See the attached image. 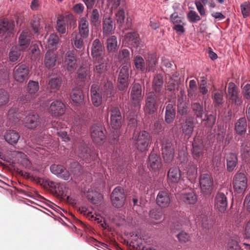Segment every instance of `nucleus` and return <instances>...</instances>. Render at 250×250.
<instances>
[{"mask_svg":"<svg viewBox=\"0 0 250 250\" xmlns=\"http://www.w3.org/2000/svg\"><path fill=\"white\" fill-rule=\"evenodd\" d=\"M158 97L153 91L146 93L145 96L144 112L146 114L152 115L157 112L158 108Z\"/></svg>","mask_w":250,"mask_h":250,"instance_id":"1","label":"nucleus"},{"mask_svg":"<svg viewBox=\"0 0 250 250\" xmlns=\"http://www.w3.org/2000/svg\"><path fill=\"white\" fill-rule=\"evenodd\" d=\"M56 23L57 31L62 34L66 33V23L70 27H75L76 26V20L72 14H68L65 16L59 15L58 17Z\"/></svg>","mask_w":250,"mask_h":250,"instance_id":"2","label":"nucleus"},{"mask_svg":"<svg viewBox=\"0 0 250 250\" xmlns=\"http://www.w3.org/2000/svg\"><path fill=\"white\" fill-rule=\"evenodd\" d=\"M199 183L202 192L206 195H210L213 189V180L212 176L208 173L201 174Z\"/></svg>","mask_w":250,"mask_h":250,"instance_id":"3","label":"nucleus"},{"mask_svg":"<svg viewBox=\"0 0 250 250\" xmlns=\"http://www.w3.org/2000/svg\"><path fill=\"white\" fill-rule=\"evenodd\" d=\"M134 139L136 141L137 148L139 151L143 152L147 150L150 140L148 132L142 130L134 136Z\"/></svg>","mask_w":250,"mask_h":250,"instance_id":"4","label":"nucleus"},{"mask_svg":"<svg viewBox=\"0 0 250 250\" xmlns=\"http://www.w3.org/2000/svg\"><path fill=\"white\" fill-rule=\"evenodd\" d=\"M29 74V68L26 65L19 64L14 68L13 76L16 81L22 83L28 80Z\"/></svg>","mask_w":250,"mask_h":250,"instance_id":"5","label":"nucleus"},{"mask_svg":"<svg viewBox=\"0 0 250 250\" xmlns=\"http://www.w3.org/2000/svg\"><path fill=\"white\" fill-rule=\"evenodd\" d=\"M233 186L238 193H243L247 187V178L244 173L238 172L233 178Z\"/></svg>","mask_w":250,"mask_h":250,"instance_id":"6","label":"nucleus"},{"mask_svg":"<svg viewBox=\"0 0 250 250\" xmlns=\"http://www.w3.org/2000/svg\"><path fill=\"white\" fill-rule=\"evenodd\" d=\"M142 98V86L141 84L139 83H133L131 90L130 99L132 105L136 108V110L140 109Z\"/></svg>","mask_w":250,"mask_h":250,"instance_id":"7","label":"nucleus"},{"mask_svg":"<svg viewBox=\"0 0 250 250\" xmlns=\"http://www.w3.org/2000/svg\"><path fill=\"white\" fill-rule=\"evenodd\" d=\"M128 79V67L126 65H124L120 70L117 79V86L119 90L124 91L127 88L129 85Z\"/></svg>","mask_w":250,"mask_h":250,"instance_id":"8","label":"nucleus"},{"mask_svg":"<svg viewBox=\"0 0 250 250\" xmlns=\"http://www.w3.org/2000/svg\"><path fill=\"white\" fill-rule=\"evenodd\" d=\"M111 198L114 207L118 208L122 207L125 200L124 189L120 187L116 188L112 192Z\"/></svg>","mask_w":250,"mask_h":250,"instance_id":"9","label":"nucleus"},{"mask_svg":"<svg viewBox=\"0 0 250 250\" xmlns=\"http://www.w3.org/2000/svg\"><path fill=\"white\" fill-rule=\"evenodd\" d=\"M48 110L52 116L59 117L65 113V106L62 102L57 100L51 103Z\"/></svg>","mask_w":250,"mask_h":250,"instance_id":"10","label":"nucleus"},{"mask_svg":"<svg viewBox=\"0 0 250 250\" xmlns=\"http://www.w3.org/2000/svg\"><path fill=\"white\" fill-rule=\"evenodd\" d=\"M104 128L102 125H93L90 129L91 136L94 142L98 145L103 144L105 139Z\"/></svg>","mask_w":250,"mask_h":250,"instance_id":"11","label":"nucleus"},{"mask_svg":"<svg viewBox=\"0 0 250 250\" xmlns=\"http://www.w3.org/2000/svg\"><path fill=\"white\" fill-rule=\"evenodd\" d=\"M162 151L164 161L170 163L174 157V146L170 141L166 140L163 143Z\"/></svg>","mask_w":250,"mask_h":250,"instance_id":"12","label":"nucleus"},{"mask_svg":"<svg viewBox=\"0 0 250 250\" xmlns=\"http://www.w3.org/2000/svg\"><path fill=\"white\" fill-rule=\"evenodd\" d=\"M179 198L187 204H194L197 201V196L191 188L183 189L179 194Z\"/></svg>","mask_w":250,"mask_h":250,"instance_id":"13","label":"nucleus"},{"mask_svg":"<svg viewBox=\"0 0 250 250\" xmlns=\"http://www.w3.org/2000/svg\"><path fill=\"white\" fill-rule=\"evenodd\" d=\"M90 92L91 100L93 105L95 107L101 105L102 104V96L99 86L96 84H92Z\"/></svg>","mask_w":250,"mask_h":250,"instance_id":"14","label":"nucleus"},{"mask_svg":"<svg viewBox=\"0 0 250 250\" xmlns=\"http://www.w3.org/2000/svg\"><path fill=\"white\" fill-rule=\"evenodd\" d=\"M40 124V120L37 113H31L27 115L23 120V125L28 129L36 128Z\"/></svg>","mask_w":250,"mask_h":250,"instance_id":"15","label":"nucleus"},{"mask_svg":"<svg viewBox=\"0 0 250 250\" xmlns=\"http://www.w3.org/2000/svg\"><path fill=\"white\" fill-rule=\"evenodd\" d=\"M14 28L13 22H10L6 19L0 20V35L5 38L10 36Z\"/></svg>","mask_w":250,"mask_h":250,"instance_id":"16","label":"nucleus"},{"mask_svg":"<svg viewBox=\"0 0 250 250\" xmlns=\"http://www.w3.org/2000/svg\"><path fill=\"white\" fill-rule=\"evenodd\" d=\"M51 172L58 177L67 180L70 177L69 172L62 165L53 164L50 167Z\"/></svg>","mask_w":250,"mask_h":250,"instance_id":"17","label":"nucleus"},{"mask_svg":"<svg viewBox=\"0 0 250 250\" xmlns=\"http://www.w3.org/2000/svg\"><path fill=\"white\" fill-rule=\"evenodd\" d=\"M156 202L158 206L162 208L168 207L171 203V199L168 191H160L157 194Z\"/></svg>","mask_w":250,"mask_h":250,"instance_id":"18","label":"nucleus"},{"mask_svg":"<svg viewBox=\"0 0 250 250\" xmlns=\"http://www.w3.org/2000/svg\"><path fill=\"white\" fill-rule=\"evenodd\" d=\"M228 206L226 195L222 192H218L215 198V207L221 212H224Z\"/></svg>","mask_w":250,"mask_h":250,"instance_id":"19","label":"nucleus"},{"mask_svg":"<svg viewBox=\"0 0 250 250\" xmlns=\"http://www.w3.org/2000/svg\"><path fill=\"white\" fill-rule=\"evenodd\" d=\"M148 166L153 171L159 170L162 167L160 157L157 154L151 153L148 157Z\"/></svg>","mask_w":250,"mask_h":250,"instance_id":"20","label":"nucleus"},{"mask_svg":"<svg viewBox=\"0 0 250 250\" xmlns=\"http://www.w3.org/2000/svg\"><path fill=\"white\" fill-rule=\"evenodd\" d=\"M181 177V171L179 168L173 167L169 168L167 174V180L168 184L177 183Z\"/></svg>","mask_w":250,"mask_h":250,"instance_id":"21","label":"nucleus"},{"mask_svg":"<svg viewBox=\"0 0 250 250\" xmlns=\"http://www.w3.org/2000/svg\"><path fill=\"white\" fill-rule=\"evenodd\" d=\"M79 34L83 38H86L89 35V23L86 17H82L78 21Z\"/></svg>","mask_w":250,"mask_h":250,"instance_id":"22","label":"nucleus"},{"mask_svg":"<svg viewBox=\"0 0 250 250\" xmlns=\"http://www.w3.org/2000/svg\"><path fill=\"white\" fill-rule=\"evenodd\" d=\"M115 28V23L112 18L108 17L103 19V30L104 34H111Z\"/></svg>","mask_w":250,"mask_h":250,"instance_id":"23","label":"nucleus"},{"mask_svg":"<svg viewBox=\"0 0 250 250\" xmlns=\"http://www.w3.org/2000/svg\"><path fill=\"white\" fill-rule=\"evenodd\" d=\"M194 127V122L190 118L187 119L182 124V132L188 138L191 137Z\"/></svg>","mask_w":250,"mask_h":250,"instance_id":"24","label":"nucleus"},{"mask_svg":"<svg viewBox=\"0 0 250 250\" xmlns=\"http://www.w3.org/2000/svg\"><path fill=\"white\" fill-rule=\"evenodd\" d=\"M76 59L73 51H68L65 55L64 63L69 71H73L76 65Z\"/></svg>","mask_w":250,"mask_h":250,"instance_id":"25","label":"nucleus"},{"mask_svg":"<svg viewBox=\"0 0 250 250\" xmlns=\"http://www.w3.org/2000/svg\"><path fill=\"white\" fill-rule=\"evenodd\" d=\"M176 114L175 108L172 104H168L166 106L165 120L167 124L172 123Z\"/></svg>","mask_w":250,"mask_h":250,"instance_id":"26","label":"nucleus"},{"mask_svg":"<svg viewBox=\"0 0 250 250\" xmlns=\"http://www.w3.org/2000/svg\"><path fill=\"white\" fill-rule=\"evenodd\" d=\"M247 123L245 117L239 118L235 124L234 129L236 133L240 135H244L247 130Z\"/></svg>","mask_w":250,"mask_h":250,"instance_id":"27","label":"nucleus"},{"mask_svg":"<svg viewBox=\"0 0 250 250\" xmlns=\"http://www.w3.org/2000/svg\"><path fill=\"white\" fill-rule=\"evenodd\" d=\"M20 137L19 133L14 130H7L4 135L5 141L11 145L16 144Z\"/></svg>","mask_w":250,"mask_h":250,"instance_id":"28","label":"nucleus"},{"mask_svg":"<svg viewBox=\"0 0 250 250\" xmlns=\"http://www.w3.org/2000/svg\"><path fill=\"white\" fill-rule=\"evenodd\" d=\"M101 93L102 92L104 98H110L114 95L113 85L112 83L108 81L104 82L101 87Z\"/></svg>","mask_w":250,"mask_h":250,"instance_id":"29","label":"nucleus"},{"mask_svg":"<svg viewBox=\"0 0 250 250\" xmlns=\"http://www.w3.org/2000/svg\"><path fill=\"white\" fill-rule=\"evenodd\" d=\"M163 77L161 74H157L153 79L152 87L154 93L159 94L163 86Z\"/></svg>","mask_w":250,"mask_h":250,"instance_id":"30","label":"nucleus"},{"mask_svg":"<svg viewBox=\"0 0 250 250\" xmlns=\"http://www.w3.org/2000/svg\"><path fill=\"white\" fill-rule=\"evenodd\" d=\"M191 108L194 115L197 118H202L206 111L202 104L198 102L193 103L191 104Z\"/></svg>","mask_w":250,"mask_h":250,"instance_id":"31","label":"nucleus"},{"mask_svg":"<svg viewBox=\"0 0 250 250\" xmlns=\"http://www.w3.org/2000/svg\"><path fill=\"white\" fill-rule=\"evenodd\" d=\"M70 96L73 102L76 104H81L83 103L84 95L82 90L80 88L73 89Z\"/></svg>","mask_w":250,"mask_h":250,"instance_id":"32","label":"nucleus"},{"mask_svg":"<svg viewBox=\"0 0 250 250\" xmlns=\"http://www.w3.org/2000/svg\"><path fill=\"white\" fill-rule=\"evenodd\" d=\"M78 155L83 160H88L91 157V150L87 145L82 143L78 148Z\"/></svg>","mask_w":250,"mask_h":250,"instance_id":"33","label":"nucleus"},{"mask_svg":"<svg viewBox=\"0 0 250 250\" xmlns=\"http://www.w3.org/2000/svg\"><path fill=\"white\" fill-rule=\"evenodd\" d=\"M227 167L229 171H232L237 163V157L235 154L229 153L226 156Z\"/></svg>","mask_w":250,"mask_h":250,"instance_id":"34","label":"nucleus"},{"mask_svg":"<svg viewBox=\"0 0 250 250\" xmlns=\"http://www.w3.org/2000/svg\"><path fill=\"white\" fill-rule=\"evenodd\" d=\"M56 56L53 51H47L45 54L44 60L46 67L50 68L54 66L56 61Z\"/></svg>","mask_w":250,"mask_h":250,"instance_id":"35","label":"nucleus"},{"mask_svg":"<svg viewBox=\"0 0 250 250\" xmlns=\"http://www.w3.org/2000/svg\"><path fill=\"white\" fill-rule=\"evenodd\" d=\"M39 88L38 82L30 80L27 84L26 91L28 93L35 97V95L39 91Z\"/></svg>","mask_w":250,"mask_h":250,"instance_id":"36","label":"nucleus"},{"mask_svg":"<svg viewBox=\"0 0 250 250\" xmlns=\"http://www.w3.org/2000/svg\"><path fill=\"white\" fill-rule=\"evenodd\" d=\"M192 155L194 158L197 159L203 155V146L202 144L194 143L192 144Z\"/></svg>","mask_w":250,"mask_h":250,"instance_id":"37","label":"nucleus"},{"mask_svg":"<svg viewBox=\"0 0 250 250\" xmlns=\"http://www.w3.org/2000/svg\"><path fill=\"white\" fill-rule=\"evenodd\" d=\"M31 41V38L27 31H23L19 38V42L20 46H28Z\"/></svg>","mask_w":250,"mask_h":250,"instance_id":"38","label":"nucleus"},{"mask_svg":"<svg viewBox=\"0 0 250 250\" xmlns=\"http://www.w3.org/2000/svg\"><path fill=\"white\" fill-rule=\"evenodd\" d=\"M61 84L62 79L61 78H52L48 82V88H50L52 91H56L59 89Z\"/></svg>","mask_w":250,"mask_h":250,"instance_id":"39","label":"nucleus"},{"mask_svg":"<svg viewBox=\"0 0 250 250\" xmlns=\"http://www.w3.org/2000/svg\"><path fill=\"white\" fill-rule=\"evenodd\" d=\"M125 41L128 42V45L134 46L133 43L138 42V35L136 33H128L125 36Z\"/></svg>","mask_w":250,"mask_h":250,"instance_id":"40","label":"nucleus"},{"mask_svg":"<svg viewBox=\"0 0 250 250\" xmlns=\"http://www.w3.org/2000/svg\"><path fill=\"white\" fill-rule=\"evenodd\" d=\"M94 71L97 73L101 74L106 70V65L103 59L99 61H94Z\"/></svg>","mask_w":250,"mask_h":250,"instance_id":"41","label":"nucleus"},{"mask_svg":"<svg viewBox=\"0 0 250 250\" xmlns=\"http://www.w3.org/2000/svg\"><path fill=\"white\" fill-rule=\"evenodd\" d=\"M90 20L91 24L93 26H97L100 24L99 14L97 9H94L92 10Z\"/></svg>","mask_w":250,"mask_h":250,"instance_id":"42","label":"nucleus"},{"mask_svg":"<svg viewBox=\"0 0 250 250\" xmlns=\"http://www.w3.org/2000/svg\"><path fill=\"white\" fill-rule=\"evenodd\" d=\"M103 48H92L91 54L94 61L102 60L103 59Z\"/></svg>","mask_w":250,"mask_h":250,"instance_id":"43","label":"nucleus"},{"mask_svg":"<svg viewBox=\"0 0 250 250\" xmlns=\"http://www.w3.org/2000/svg\"><path fill=\"white\" fill-rule=\"evenodd\" d=\"M89 69L88 67L81 66L78 70V79L84 81L89 74Z\"/></svg>","mask_w":250,"mask_h":250,"instance_id":"44","label":"nucleus"},{"mask_svg":"<svg viewBox=\"0 0 250 250\" xmlns=\"http://www.w3.org/2000/svg\"><path fill=\"white\" fill-rule=\"evenodd\" d=\"M134 65L136 69L144 71L145 69V63L143 58L139 56H137L134 58Z\"/></svg>","mask_w":250,"mask_h":250,"instance_id":"45","label":"nucleus"},{"mask_svg":"<svg viewBox=\"0 0 250 250\" xmlns=\"http://www.w3.org/2000/svg\"><path fill=\"white\" fill-rule=\"evenodd\" d=\"M149 216L151 218L157 221H161L165 218L163 212L155 209H153L150 211Z\"/></svg>","mask_w":250,"mask_h":250,"instance_id":"46","label":"nucleus"},{"mask_svg":"<svg viewBox=\"0 0 250 250\" xmlns=\"http://www.w3.org/2000/svg\"><path fill=\"white\" fill-rule=\"evenodd\" d=\"M177 111L181 116L187 115L189 111L188 104L182 103L177 104Z\"/></svg>","mask_w":250,"mask_h":250,"instance_id":"47","label":"nucleus"},{"mask_svg":"<svg viewBox=\"0 0 250 250\" xmlns=\"http://www.w3.org/2000/svg\"><path fill=\"white\" fill-rule=\"evenodd\" d=\"M9 100V95L4 89H0V106L6 104Z\"/></svg>","mask_w":250,"mask_h":250,"instance_id":"48","label":"nucleus"},{"mask_svg":"<svg viewBox=\"0 0 250 250\" xmlns=\"http://www.w3.org/2000/svg\"><path fill=\"white\" fill-rule=\"evenodd\" d=\"M187 18L188 21L192 23H195L201 20L200 17L196 11L193 10H190L188 12Z\"/></svg>","mask_w":250,"mask_h":250,"instance_id":"49","label":"nucleus"},{"mask_svg":"<svg viewBox=\"0 0 250 250\" xmlns=\"http://www.w3.org/2000/svg\"><path fill=\"white\" fill-rule=\"evenodd\" d=\"M228 93L229 99H230L239 94L238 89L233 83L231 82L229 83Z\"/></svg>","mask_w":250,"mask_h":250,"instance_id":"50","label":"nucleus"},{"mask_svg":"<svg viewBox=\"0 0 250 250\" xmlns=\"http://www.w3.org/2000/svg\"><path fill=\"white\" fill-rule=\"evenodd\" d=\"M223 93L222 91L216 92L214 94L213 103L215 106H219L223 103Z\"/></svg>","mask_w":250,"mask_h":250,"instance_id":"51","label":"nucleus"},{"mask_svg":"<svg viewBox=\"0 0 250 250\" xmlns=\"http://www.w3.org/2000/svg\"><path fill=\"white\" fill-rule=\"evenodd\" d=\"M21 52L20 50H18L17 48H15L14 49L12 50L9 54V60L12 62H15L20 58L21 56Z\"/></svg>","mask_w":250,"mask_h":250,"instance_id":"52","label":"nucleus"},{"mask_svg":"<svg viewBox=\"0 0 250 250\" xmlns=\"http://www.w3.org/2000/svg\"><path fill=\"white\" fill-rule=\"evenodd\" d=\"M72 43L75 45L76 47H82L83 45V40L82 39L83 36L81 35H77V34L73 33L72 35Z\"/></svg>","mask_w":250,"mask_h":250,"instance_id":"53","label":"nucleus"},{"mask_svg":"<svg viewBox=\"0 0 250 250\" xmlns=\"http://www.w3.org/2000/svg\"><path fill=\"white\" fill-rule=\"evenodd\" d=\"M40 18L39 16H34L30 24L35 33L38 32L40 28Z\"/></svg>","mask_w":250,"mask_h":250,"instance_id":"54","label":"nucleus"},{"mask_svg":"<svg viewBox=\"0 0 250 250\" xmlns=\"http://www.w3.org/2000/svg\"><path fill=\"white\" fill-rule=\"evenodd\" d=\"M241 12L244 18H246L250 15V3L246 1L241 5Z\"/></svg>","mask_w":250,"mask_h":250,"instance_id":"55","label":"nucleus"},{"mask_svg":"<svg viewBox=\"0 0 250 250\" xmlns=\"http://www.w3.org/2000/svg\"><path fill=\"white\" fill-rule=\"evenodd\" d=\"M17 157L21 158L22 160L21 162L26 167H29L31 166L30 161L29 160L27 156L23 153L21 152H18Z\"/></svg>","mask_w":250,"mask_h":250,"instance_id":"56","label":"nucleus"},{"mask_svg":"<svg viewBox=\"0 0 250 250\" xmlns=\"http://www.w3.org/2000/svg\"><path fill=\"white\" fill-rule=\"evenodd\" d=\"M116 20L118 23L123 24L124 22L125 19V14L124 10L123 8H120L115 14Z\"/></svg>","mask_w":250,"mask_h":250,"instance_id":"57","label":"nucleus"},{"mask_svg":"<svg viewBox=\"0 0 250 250\" xmlns=\"http://www.w3.org/2000/svg\"><path fill=\"white\" fill-rule=\"evenodd\" d=\"M177 237L180 242L186 243L190 240V235L186 232L181 231L177 235Z\"/></svg>","mask_w":250,"mask_h":250,"instance_id":"58","label":"nucleus"},{"mask_svg":"<svg viewBox=\"0 0 250 250\" xmlns=\"http://www.w3.org/2000/svg\"><path fill=\"white\" fill-rule=\"evenodd\" d=\"M121 117H118L110 119V124L112 128L115 129L119 128L121 125Z\"/></svg>","mask_w":250,"mask_h":250,"instance_id":"59","label":"nucleus"},{"mask_svg":"<svg viewBox=\"0 0 250 250\" xmlns=\"http://www.w3.org/2000/svg\"><path fill=\"white\" fill-rule=\"evenodd\" d=\"M59 42V37L56 34H51L48 39V44L50 46L56 45Z\"/></svg>","mask_w":250,"mask_h":250,"instance_id":"60","label":"nucleus"},{"mask_svg":"<svg viewBox=\"0 0 250 250\" xmlns=\"http://www.w3.org/2000/svg\"><path fill=\"white\" fill-rule=\"evenodd\" d=\"M242 93L244 98L247 100H250V84L247 83L242 88Z\"/></svg>","mask_w":250,"mask_h":250,"instance_id":"61","label":"nucleus"},{"mask_svg":"<svg viewBox=\"0 0 250 250\" xmlns=\"http://www.w3.org/2000/svg\"><path fill=\"white\" fill-rule=\"evenodd\" d=\"M107 47H117V38L115 36H112L107 39L106 41Z\"/></svg>","mask_w":250,"mask_h":250,"instance_id":"62","label":"nucleus"},{"mask_svg":"<svg viewBox=\"0 0 250 250\" xmlns=\"http://www.w3.org/2000/svg\"><path fill=\"white\" fill-rule=\"evenodd\" d=\"M170 20L174 25L182 23V20L181 17L178 16L177 13L172 14L170 17Z\"/></svg>","mask_w":250,"mask_h":250,"instance_id":"63","label":"nucleus"},{"mask_svg":"<svg viewBox=\"0 0 250 250\" xmlns=\"http://www.w3.org/2000/svg\"><path fill=\"white\" fill-rule=\"evenodd\" d=\"M48 185L51 188H53L54 189L56 192H58L59 194L62 195H63V192L62 190V188L60 187L59 184H55L53 182H50L48 184Z\"/></svg>","mask_w":250,"mask_h":250,"instance_id":"64","label":"nucleus"}]
</instances>
